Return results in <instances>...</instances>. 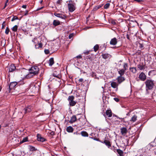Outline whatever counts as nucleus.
I'll return each instance as SVG.
<instances>
[{
  "instance_id": "9b49d317",
  "label": "nucleus",
  "mask_w": 156,
  "mask_h": 156,
  "mask_svg": "<svg viewBox=\"0 0 156 156\" xmlns=\"http://www.w3.org/2000/svg\"><path fill=\"white\" fill-rule=\"evenodd\" d=\"M117 42V39L115 37H114L111 39L110 44L112 45H115L116 44Z\"/></svg>"
},
{
  "instance_id": "473e14b6",
  "label": "nucleus",
  "mask_w": 156,
  "mask_h": 156,
  "mask_svg": "<svg viewBox=\"0 0 156 156\" xmlns=\"http://www.w3.org/2000/svg\"><path fill=\"white\" fill-rule=\"evenodd\" d=\"M152 97L153 101L156 102V93L153 92L152 94Z\"/></svg>"
},
{
  "instance_id": "7ed1b4c3",
  "label": "nucleus",
  "mask_w": 156,
  "mask_h": 156,
  "mask_svg": "<svg viewBox=\"0 0 156 156\" xmlns=\"http://www.w3.org/2000/svg\"><path fill=\"white\" fill-rule=\"evenodd\" d=\"M29 71H31V73H33L34 75H37L39 73V69L38 66L34 65L32 66L30 69H29Z\"/></svg>"
},
{
  "instance_id": "8fccbe9b",
  "label": "nucleus",
  "mask_w": 156,
  "mask_h": 156,
  "mask_svg": "<svg viewBox=\"0 0 156 156\" xmlns=\"http://www.w3.org/2000/svg\"><path fill=\"white\" fill-rule=\"evenodd\" d=\"M74 34H73V33H72V34H70L69 35V36L68 37L69 39H71L72 37H73V36L74 35Z\"/></svg>"
},
{
  "instance_id": "774afa93",
  "label": "nucleus",
  "mask_w": 156,
  "mask_h": 156,
  "mask_svg": "<svg viewBox=\"0 0 156 156\" xmlns=\"http://www.w3.org/2000/svg\"><path fill=\"white\" fill-rule=\"evenodd\" d=\"M37 41V39H36L35 38H34L32 40V41L33 42H34V43H35V41Z\"/></svg>"
},
{
  "instance_id": "1a4fd4ad",
  "label": "nucleus",
  "mask_w": 156,
  "mask_h": 156,
  "mask_svg": "<svg viewBox=\"0 0 156 156\" xmlns=\"http://www.w3.org/2000/svg\"><path fill=\"white\" fill-rule=\"evenodd\" d=\"M54 15L56 16L61 18L63 19H65L66 18V15H64L62 14L55 13Z\"/></svg>"
},
{
  "instance_id": "49530a36",
  "label": "nucleus",
  "mask_w": 156,
  "mask_h": 156,
  "mask_svg": "<svg viewBox=\"0 0 156 156\" xmlns=\"http://www.w3.org/2000/svg\"><path fill=\"white\" fill-rule=\"evenodd\" d=\"M44 52L46 54H48L49 53V51L48 49H45L44 50Z\"/></svg>"
},
{
  "instance_id": "58836bf2",
  "label": "nucleus",
  "mask_w": 156,
  "mask_h": 156,
  "mask_svg": "<svg viewBox=\"0 0 156 156\" xmlns=\"http://www.w3.org/2000/svg\"><path fill=\"white\" fill-rule=\"evenodd\" d=\"M18 26L16 25L14 26L12 28V30L14 32H16L17 31Z\"/></svg>"
},
{
  "instance_id": "2eb2a0df",
  "label": "nucleus",
  "mask_w": 156,
  "mask_h": 156,
  "mask_svg": "<svg viewBox=\"0 0 156 156\" xmlns=\"http://www.w3.org/2000/svg\"><path fill=\"white\" fill-rule=\"evenodd\" d=\"M118 73L120 75V76H123L125 72H126V70H124V69H117Z\"/></svg>"
},
{
  "instance_id": "09e8293b",
  "label": "nucleus",
  "mask_w": 156,
  "mask_h": 156,
  "mask_svg": "<svg viewBox=\"0 0 156 156\" xmlns=\"http://www.w3.org/2000/svg\"><path fill=\"white\" fill-rule=\"evenodd\" d=\"M111 149L112 150L114 151V152H116L117 149H116L115 148V147L114 146H113V147L112 148H111Z\"/></svg>"
},
{
  "instance_id": "9d476101",
  "label": "nucleus",
  "mask_w": 156,
  "mask_h": 156,
  "mask_svg": "<svg viewBox=\"0 0 156 156\" xmlns=\"http://www.w3.org/2000/svg\"><path fill=\"white\" fill-rule=\"evenodd\" d=\"M118 82L119 84H120L122 82L125 80V79L124 77L122 76H119L117 78Z\"/></svg>"
},
{
  "instance_id": "f8f14e48",
  "label": "nucleus",
  "mask_w": 156,
  "mask_h": 156,
  "mask_svg": "<svg viewBox=\"0 0 156 156\" xmlns=\"http://www.w3.org/2000/svg\"><path fill=\"white\" fill-rule=\"evenodd\" d=\"M101 142L102 143L105 144V145L109 148H110V147H111V143L108 140H105L103 141H101Z\"/></svg>"
},
{
  "instance_id": "f704fd0d",
  "label": "nucleus",
  "mask_w": 156,
  "mask_h": 156,
  "mask_svg": "<svg viewBox=\"0 0 156 156\" xmlns=\"http://www.w3.org/2000/svg\"><path fill=\"white\" fill-rule=\"evenodd\" d=\"M76 102L75 101H70V102H69V104L70 106H73L76 104Z\"/></svg>"
},
{
  "instance_id": "de8ad7c7",
  "label": "nucleus",
  "mask_w": 156,
  "mask_h": 156,
  "mask_svg": "<svg viewBox=\"0 0 156 156\" xmlns=\"http://www.w3.org/2000/svg\"><path fill=\"white\" fill-rule=\"evenodd\" d=\"M79 81L80 82V84L81 83L82 84V83L83 82V78H80L79 80Z\"/></svg>"
},
{
  "instance_id": "bb28decb",
  "label": "nucleus",
  "mask_w": 156,
  "mask_h": 156,
  "mask_svg": "<svg viewBox=\"0 0 156 156\" xmlns=\"http://www.w3.org/2000/svg\"><path fill=\"white\" fill-rule=\"evenodd\" d=\"M81 135L84 137H88V133L85 131H83L81 132Z\"/></svg>"
},
{
  "instance_id": "dca6fc26",
  "label": "nucleus",
  "mask_w": 156,
  "mask_h": 156,
  "mask_svg": "<svg viewBox=\"0 0 156 156\" xmlns=\"http://www.w3.org/2000/svg\"><path fill=\"white\" fill-rule=\"evenodd\" d=\"M121 133L122 135H125L127 133V130L126 128L123 127H122L120 129Z\"/></svg>"
},
{
  "instance_id": "c85d7f7f",
  "label": "nucleus",
  "mask_w": 156,
  "mask_h": 156,
  "mask_svg": "<svg viewBox=\"0 0 156 156\" xmlns=\"http://www.w3.org/2000/svg\"><path fill=\"white\" fill-rule=\"evenodd\" d=\"M103 6V5H101L95 6L93 9L94 11H96L101 8Z\"/></svg>"
},
{
  "instance_id": "ea45409f",
  "label": "nucleus",
  "mask_w": 156,
  "mask_h": 156,
  "mask_svg": "<svg viewBox=\"0 0 156 156\" xmlns=\"http://www.w3.org/2000/svg\"><path fill=\"white\" fill-rule=\"evenodd\" d=\"M53 76H54L56 77L57 78H59V79H60L61 77V76L60 75H59V74L57 75V74L55 73V72H54L53 73Z\"/></svg>"
},
{
  "instance_id": "ddd939ff",
  "label": "nucleus",
  "mask_w": 156,
  "mask_h": 156,
  "mask_svg": "<svg viewBox=\"0 0 156 156\" xmlns=\"http://www.w3.org/2000/svg\"><path fill=\"white\" fill-rule=\"evenodd\" d=\"M31 108L32 106L30 105H29L25 108L24 109L25 113L26 114L28 112H31Z\"/></svg>"
},
{
  "instance_id": "7c9ffc66",
  "label": "nucleus",
  "mask_w": 156,
  "mask_h": 156,
  "mask_svg": "<svg viewBox=\"0 0 156 156\" xmlns=\"http://www.w3.org/2000/svg\"><path fill=\"white\" fill-rule=\"evenodd\" d=\"M137 116L136 115H134L132 117L130 121H131L133 122H135L137 120Z\"/></svg>"
},
{
  "instance_id": "603ef678",
  "label": "nucleus",
  "mask_w": 156,
  "mask_h": 156,
  "mask_svg": "<svg viewBox=\"0 0 156 156\" xmlns=\"http://www.w3.org/2000/svg\"><path fill=\"white\" fill-rule=\"evenodd\" d=\"M62 0H58L57 2V4L59 5L61 4L62 3Z\"/></svg>"
},
{
  "instance_id": "393cba45",
  "label": "nucleus",
  "mask_w": 156,
  "mask_h": 156,
  "mask_svg": "<svg viewBox=\"0 0 156 156\" xmlns=\"http://www.w3.org/2000/svg\"><path fill=\"white\" fill-rule=\"evenodd\" d=\"M116 152L118 153V154L119 155V156H123V152L120 149H117Z\"/></svg>"
},
{
  "instance_id": "69168bd1",
  "label": "nucleus",
  "mask_w": 156,
  "mask_h": 156,
  "mask_svg": "<svg viewBox=\"0 0 156 156\" xmlns=\"http://www.w3.org/2000/svg\"><path fill=\"white\" fill-rule=\"evenodd\" d=\"M80 105L79 104H78L77 105H76V106L77 107V110L79 109V108H80Z\"/></svg>"
},
{
  "instance_id": "680f3d73",
  "label": "nucleus",
  "mask_w": 156,
  "mask_h": 156,
  "mask_svg": "<svg viewBox=\"0 0 156 156\" xmlns=\"http://www.w3.org/2000/svg\"><path fill=\"white\" fill-rule=\"evenodd\" d=\"M115 116L116 117L117 119H121L122 120V119H124V118H120V117H119L118 116H116V115H115Z\"/></svg>"
},
{
  "instance_id": "4be33fe9",
  "label": "nucleus",
  "mask_w": 156,
  "mask_h": 156,
  "mask_svg": "<svg viewBox=\"0 0 156 156\" xmlns=\"http://www.w3.org/2000/svg\"><path fill=\"white\" fill-rule=\"evenodd\" d=\"M111 86L113 88H115L118 87V84L115 82H113L111 83Z\"/></svg>"
},
{
  "instance_id": "b1692460",
  "label": "nucleus",
  "mask_w": 156,
  "mask_h": 156,
  "mask_svg": "<svg viewBox=\"0 0 156 156\" xmlns=\"http://www.w3.org/2000/svg\"><path fill=\"white\" fill-rule=\"evenodd\" d=\"M123 68L122 69H124L126 71L128 69V64L127 63H124L123 64Z\"/></svg>"
},
{
  "instance_id": "f257e3e1",
  "label": "nucleus",
  "mask_w": 156,
  "mask_h": 156,
  "mask_svg": "<svg viewBox=\"0 0 156 156\" xmlns=\"http://www.w3.org/2000/svg\"><path fill=\"white\" fill-rule=\"evenodd\" d=\"M68 6L69 11L72 12L76 9V4L74 2L71 0L69 1V3L68 4Z\"/></svg>"
},
{
  "instance_id": "79ce46f5",
  "label": "nucleus",
  "mask_w": 156,
  "mask_h": 156,
  "mask_svg": "<svg viewBox=\"0 0 156 156\" xmlns=\"http://www.w3.org/2000/svg\"><path fill=\"white\" fill-rule=\"evenodd\" d=\"M139 44V47L140 48H144V44L142 43H141L140 42L138 43Z\"/></svg>"
},
{
  "instance_id": "6e6552de",
  "label": "nucleus",
  "mask_w": 156,
  "mask_h": 156,
  "mask_svg": "<svg viewBox=\"0 0 156 156\" xmlns=\"http://www.w3.org/2000/svg\"><path fill=\"white\" fill-rule=\"evenodd\" d=\"M112 111L111 109L107 110L105 112V114L104 113L103 114L104 116L106 117V116L108 117H110L112 116Z\"/></svg>"
},
{
  "instance_id": "bf43d9fd",
  "label": "nucleus",
  "mask_w": 156,
  "mask_h": 156,
  "mask_svg": "<svg viewBox=\"0 0 156 156\" xmlns=\"http://www.w3.org/2000/svg\"><path fill=\"white\" fill-rule=\"evenodd\" d=\"M28 12L29 11L28 10H26V11H25V13H24V16H27V15L28 14Z\"/></svg>"
},
{
  "instance_id": "4d7b16f0",
  "label": "nucleus",
  "mask_w": 156,
  "mask_h": 156,
  "mask_svg": "<svg viewBox=\"0 0 156 156\" xmlns=\"http://www.w3.org/2000/svg\"><path fill=\"white\" fill-rule=\"evenodd\" d=\"M122 61L120 60L118 62V64L119 65V67H120V66L121 65V62H122Z\"/></svg>"
},
{
  "instance_id": "f3484780",
  "label": "nucleus",
  "mask_w": 156,
  "mask_h": 156,
  "mask_svg": "<svg viewBox=\"0 0 156 156\" xmlns=\"http://www.w3.org/2000/svg\"><path fill=\"white\" fill-rule=\"evenodd\" d=\"M76 120V117L75 115H73L71 118L70 120L69 121V122L70 123H72L75 122Z\"/></svg>"
},
{
  "instance_id": "0eeeda50",
  "label": "nucleus",
  "mask_w": 156,
  "mask_h": 156,
  "mask_svg": "<svg viewBox=\"0 0 156 156\" xmlns=\"http://www.w3.org/2000/svg\"><path fill=\"white\" fill-rule=\"evenodd\" d=\"M139 78L141 80L144 81L146 79V76L143 72H141L139 75Z\"/></svg>"
},
{
  "instance_id": "c03bdc74",
  "label": "nucleus",
  "mask_w": 156,
  "mask_h": 156,
  "mask_svg": "<svg viewBox=\"0 0 156 156\" xmlns=\"http://www.w3.org/2000/svg\"><path fill=\"white\" fill-rule=\"evenodd\" d=\"M89 138H91V139H93L94 140H95L97 141H99L100 142H101V141L98 138H95V137L93 138V137H89Z\"/></svg>"
},
{
  "instance_id": "72a5a7b5",
  "label": "nucleus",
  "mask_w": 156,
  "mask_h": 156,
  "mask_svg": "<svg viewBox=\"0 0 156 156\" xmlns=\"http://www.w3.org/2000/svg\"><path fill=\"white\" fill-rule=\"evenodd\" d=\"M74 97L73 96H69L68 97V100L70 101H74Z\"/></svg>"
},
{
  "instance_id": "a18cd8bd",
  "label": "nucleus",
  "mask_w": 156,
  "mask_h": 156,
  "mask_svg": "<svg viewBox=\"0 0 156 156\" xmlns=\"http://www.w3.org/2000/svg\"><path fill=\"white\" fill-rule=\"evenodd\" d=\"M91 76L92 77H94V78H96V75L95 73L94 72H92L91 73Z\"/></svg>"
},
{
  "instance_id": "4468645a",
  "label": "nucleus",
  "mask_w": 156,
  "mask_h": 156,
  "mask_svg": "<svg viewBox=\"0 0 156 156\" xmlns=\"http://www.w3.org/2000/svg\"><path fill=\"white\" fill-rule=\"evenodd\" d=\"M101 56L102 58L104 59L110 58L111 57V55H110L107 53H103L101 55Z\"/></svg>"
},
{
  "instance_id": "338daca9",
  "label": "nucleus",
  "mask_w": 156,
  "mask_h": 156,
  "mask_svg": "<svg viewBox=\"0 0 156 156\" xmlns=\"http://www.w3.org/2000/svg\"><path fill=\"white\" fill-rule=\"evenodd\" d=\"M8 4L7 3H5V6L4 7V8H3V9H5V7L8 5Z\"/></svg>"
},
{
  "instance_id": "052dcab7",
  "label": "nucleus",
  "mask_w": 156,
  "mask_h": 156,
  "mask_svg": "<svg viewBox=\"0 0 156 156\" xmlns=\"http://www.w3.org/2000/svg\"><path fill=\"white\" fill-rule=\"evenodd\" d=\"M44 6H43L41 8H39L37 9V10L38 11V10H41V9H42L44 8Z\"/></svg>"
},
{
  "instance_id": "c756f323",
  "label": "nucleus",
  "mask_w": 156,
  "mask_h": 156,
  "mask_svg": "<svg viewBox=\"0 0 156 156\" xmlns=\"http://www.w3.org/2000/svg\"><path fill=\"white\" fill-rule=\"evenodd\" d=\"M115 21V20L111 19L109 20V22L110 23H111L112 24L115 25L116 24Z\"/></svg>"
},
{
  "instance_id": "3c124183",
  "label": "nucleus",
  "mask_w": 156,
  "mask_h": 156,
  "mask_svg": "<svg viewBox=\"0 0 156 156\" xmlns=\"http://www.w3.org/2000/svg\"><path fill=\"white\" fill-rule=\"evenodd\" d=\"M134 1H136L137 2L140 3L141 2H143L142 0H133Z\"/></svg>"
},
{
  "instance_id": "6e6d98bb",
  "label": "nucleus",
  "mask_w": 156,
  "mask_h": 156,
  "mask_svg": "<svg viewBox=\"0 0 156 156\" xmlns=\"http://www.w3.org/2000/svg\"><path fill=\"white\" fill-rule=\"evenodd\" d=\"M76 58H77L80 59L82 58V56L81 55H80L77 56Z\"/></svg>"
},
{
  "instance_id": "c9c22d12",
  "label": "nucleus",
  "mask_w": 156,
  "mask_h": 156,
  "mask_svg": "<svg viewBox=\"0 0 156 156\" xmlns=\"http://www.w3.org/2000/svg\"><path fill=\"white\" fill-rule=\"evenodd\" d=\"M29 147H30L29 149H30V151H36L37 150V149H36L35 147H34L32 146H31L30 145H29Z\"/></svg>"
},
{
  "instance_id": "e2e57ef3",
  "label": "nucleus",
  "mask_w": 156,
  "mask_h": 156,
  "mask_svg": "<svg viewBox=\"0 0 156 156\" xmlns=\"http://www.w3.org/2000/svg\"><path fill=\"white\" fill-rule=\"evenodd\" d=\"M22 8H23L26 9L27 8V5H23L22 6Z\"/></svg>"
},
{
  "instance_id": "864d4df0",
  "label": "nucleus",
  "mask_w": 156,
  "mask_h": 156,
  "mask_svg": "<svg viewBox=\"0 0 156 156\" xmlns=\"http://www.w3.org/2000/svg\"><path fill=\"white\" fill-rule=\"evenodd\" d=\"M5 21H4L3 22V23L2 24V29H4V28L5 26Z\"/></svg>"
},
{
  "instance_id": "a211bd4d",
  "label": "nucleus",
  "mask_w": 156,
  "mask_h": 156,
  "mask_svg": "<svg viewBox=\"0 0 156 156\" xmlns=\"http://www.w3.org/2000/svg\"><path fill=\"white\" fill-rule=\"evenodd\" d=\"M145 65L143 64V63H141L137 65L138 68L140 70L145 69Z\"/></svg>"
},
{
  "instance_id": "f03ea898",
  "label": "nucleus",
  "mask_w": 156,
  "mask_h": 156,
  "mask_svg": "<svg viewBox=\"0 0 156 156\" xmlns=\"http://www.w3.org/2000/svg\"><path fill=\"white\" fill-rule=\"evenodd\" d=\"M146 89L150 90L152 89L154 87L153 81L150 80H147L145 82Z\"/></svg>"
},
{
  "instance_id": "cd10ccee",
  "label": "nucleus",
  "mask_w": 156,
  "mask_h": 156,
  "mask_svg": "<svg viewBox=\"0 0 156 156\" xmlns=\"http://www.w3.org/2000/svg\"><path fill=\"white\" fill-rule=\"evenodd\" d=\"M42 47V44L41 43H38L37 44H35V47L36 49H39L40 48H41Z\"/></svg>"
},
{
  "instance_id": "2f4dec72",
  "label": "nucleus",
  "mask_w": 156,
  "mask_h": 156,
  "mask_svg": "<svg viewBox=\"0 0 156 156\" xmlns=\"http://www.w3.org/2000/svg\"><path fill=\"white\" fill-rule=\"evenodd\" d=\"M28 141V138L27 137H26L23 138L22 140H21L20 142V144H22L25 142Z\"/></svg>"
},
{
  "instance_id": "13d9d810",
  "label": "nucleus",
  "mask_w": 156,
  "mask_h": 156,
  "mask_svg": "<svg viewBox=\"0 0 156 156\" xmlns=\"http://www.w3.org/2000/svg\"><path fill=\"white\" fill-rule=\"evenodd\" d=\"M50 134L51 136H53L55 135V133L54 131H51L50 133Z\"/></svg>"
},
{
  "instance_id": "5701e85b",
  "label": "nucleus",
  "mask_w": 156,
  "mask_h": 156,
  "mask_svg": "<svg viewBox=\"0 0 156 156\" xmlns=\"http://www.w3.org/2000/svg\"><path fill=\"white\" fill-rule=\"evenodd\" d=\"M49 66H51L54 63V58H51L49 61Z\"/></svg>"
},
{
  "instance_id": "6ab92c4d",
  "label": "nucleus",
  "mask_w": 156,
  "mask_h": 156,
  "mask_svg": "<svg viewBox=\"0 0 156 156\" xmlns=\"http://www.w3.org/2000/svg\"><path fill=\"white\" fill-rule=\"evenodd\" d=\"M31 71H29V73L26 75V77L27 78H29L33 77V76H36V75H34L33 73H31Z\"/></svg>"
},
{
  "instance_id": "412c9836",
  "label": "nucleus",
  "mask_w": 156,
  "mask_h": 156,
  "mask_svg": "<svg viewBox=\"0 0 156 156\" xmlns=\"http://www.w3.org/2000/svg\"><path fill=\"white\" fill-rule=\"evenodd\" d=\"M130 71L133 73H135L137 72L136 68V67H131L129 68Z\"/></svg>"
},
{
  "instance_id": "e433bc0d",
  "label": "nucleus",
  "mask_w": 156,
  "mask_h": 156,
  "mask_svg": "<svg viewBox=\"0 0 156 156\" xmlns=\"http://www.w3.org/2000/svg\"><path fill=\"white\" fill-rule=\"evenodd\" d=\"M99 46L98 44H97L95 45L94 47V51L95 52H96L99 49Z\"/></svg>"
},
{
  "instance_id": "37998d69",
  "label": "nucleus",
  "mask_w": 156,
  "mask_h": 156,
  "mask_svg": "<svg viewBox=\"0 0 156 156\" xmlns=\"http://www.w3.org/2000/svg\"><path fill=\"white\" fill-rule=\"evenodd\" d=\"M18 19V17L16 16H14L12 18L11 21H13L16 20Z\"/></svg>"
},
{
  "instance_id": "20e7f679",
  "label": "nucleus",
  "mask_w": 156,
  "mask_h": 156,
  "mask_svg": "<svg viewBox=\"0 0 156 156\" xmlns=\"http://www.w3.org/2000/svg\"><path fill=\"white\" fill-rule=\"evenodd\" d=\"M9 72H13L14 71L17 72L19 69H16V66L14 64H12L10 66H9Z\"/></svg>"
},
{
  "instance_id": "a878e982",
  "label": "nucleus",
  "mask_w": 156,
  "mask_h": 156,
  "mask_svg": "<svg viewBox=\"0 0 156 156\" xmlns=\"http://www.w3.org/2000/svg\"><path fill=\"white\" fill-rule=\"evenodd\" d=\"M66 131L68 132H73V129L71 126H69L66 128Z\"/></svg>"
},
{
  "instance_id": "0e129e2a",
  "label": "nucleus",
  "mask_w": 156,
  "mask_h": 156,
  "mask_svg": "<svg viewBox=\"0 0 156 156\" xmlns=\"http://www.w3.org/2000/svg\"><path fill=\"white\" fill-rule=\"evenodd\" d=\"M126 38H127L129 40H130V38H129V34H127L126 35Z\"/></svg>"
},
{
  "instance_id": "5fc2aeb1",
  "label": "nucleus",
  "mask_w": 156,
  "mask_h": 156,
  "mask_svg": "<svg viewBox=\"0 0 156 156\" xmlns=\"http://www.w3.org/2000/svg\"><path fill=\"white\" fill-rule=\"evenodd\" d=\"M114 100L116 102H118L119 101V99L118 98H114Z\"/></svg>"
},
{
  "instance_id": "a19ab883",
  "label": "nucleus",
  "mask_w": 156,
  "mask_h": 156,
  "mask_svg": "<svg viewBox=\"0 0 156 156\" xmlns=\"http://www.w3.org/2000/svg\"><path fill=\"white\" fill-rule=\"evenodd\" d=\"M9 29L8 27H7L6 29L5 30V34L7 35L9 34Z\"/></svg>"
},
{
  "instance_id": "4c0bfd02",
  "label": "nucleus",
  "mask_w": 156,
  "mask_h": 156,
  "mask_svg": "<svg viewBox=\"0 0 156 156\" xmlns=\"http://www.w3.org/2000/svg\"><path fill=\"white\" fill-rule=\"evenodd\" d=\"M110 6V3H107L104 6V8L105 9H108Z\"/></svg>"
},
{
  "instance_id": "423d86ee",
  "label": "nucleus",
  "mask_w": 156,
  "mask_h": 156,
  "mask_svg": "<svg viewBox=\"0 0 156 156\" xmlns=\"http://www.w3.org/2000/svg\"><path fill=\"white\" fill-rule=\"evenodd\" d=\"M37 140L39 141L43 142L46 141V140L43 137H41V135L39 133L37 134Z\"/></svg>"
},
{
  "instance_id": "39448f33",
  "label": "nucleus",
  "mask_w": 156,
  "mask_h": 156,
  "mask_svg": "<svg viewBox=\"0 0 156 156\" xmlns=\"http://www.w3.org/2000/svg\"><path fill=\"white\" fill-rule=\"evenodd\" d=\"M18 84V83H17L16 82H11L9 86V92H10L11 90L13 88Z\"/></svg>"
},
{
  "instance_id": "aec40b11",
  "label": "nucleus",
  "mask_w": 156,
  "mask_h": 156,
  "mask_svg": "<svg viewBox=\"0 0 156 156\" xmlns=\"http://www.w3.org/2000/svg\"><path fill=\"white\" fill-rule=\"evenodd\" d=\"M60 24L59 21L57 20H54L53 23V25L55 27L57 26Z\"/></svg>"
}]
</instances>
